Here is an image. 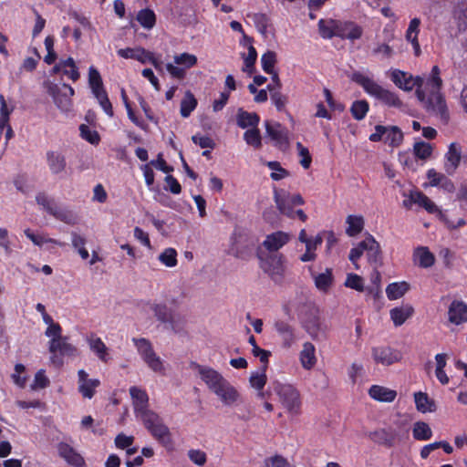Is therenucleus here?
Wrapping results in <instances>:
<instances>
[{"instance_id":"57","label":"nucleus","mask_w":467,"mask_h":467,"mask_svg":"<svg viewBox=\"0 0 467 467\" xmlns=\"http://www.w3.org/2000/svg\"><path fill=\"white\" fill-rule=\"evenodd\" d=\"M95 98L98 99L99 104L104 110V112L109 117L112 118L114 116L113 107L109 99L108 93L106 90H100L98 93L93 94Z\"/></svg>"},{"instance_id":"37","label":"nucleus","mask_w":467,"mask_h":467,"mask_svg":"<svg viewBox=\"0 0 467 467\" xmlns=\"http://www.w3.org/2000/svg\"><path fill=\"white\" fill-rule=\"evenodd\" d=\"M410 289V285L405 282H393L387 285L386 295L389 300L402 297Z\"/></svg>"},{"instance_id":"46","label":"nucleus","mask_w":467,"mask_h":467,"mask_svg":"<svg viewBox=\"0 0 467 467\" xmlns=\"http://www.w3.org/2000/svg\"><path fill=\"white\" fill-rule=\"evenodd\" d=\"M198 101L191 91L185 93L184 98L181 101L180 113L182 117L188 118L196 109Z\"/></svg>"},{"instance_id":"9","label":"nucleus","mask_w":467,"mask_h":467,"mask_svg":"<svg viewBox=\"0 0 467 467\" xmlns=\"http://www.w3.org/2000/svg\"><path fill=\"white\" fill-rule=\"evenodd\" d=\"M274 200L280 213L290 219H295L294 207L305 204L301 194H291L285 190L275 189Z\"/></svg>"},{"instance_id":"14","label":"nucleus","mask_w":467,"mask_h":467,"mask_svg":"<svg viewBox=\"0 0 467 467\" xmlns=\"http://www.w3.org/2000/svg\"><path fill=\"white\" fill-rule=\"evenodd\" d=\"M57 453L71 467H87L84 457L70 444L60 441L57 445Z\"/></svg>"},{"instance_id":"51","label":"nucleus","mask_w":467,"mask_h":467,"mask_svg":"<svg viewBox=\"0 0 467 467\" xmlns=\"http://www.w3.org/2000/svg\"><path fill=\"white\" fill-rule=\"evenodd\" d=\"M276 53L272 50H268L264 53L261 57L262 68L266 74H273L275 71V66L276 64Z\"/></svg>"},{"instance_id":"21","label":"nucleus","mask_w":467,"mask_h":467,"mask_svg":"<svg viewBox=\"0 0 467 467\" xmlns=\"http://www.w3.org/2000/svg\"><path fill=\"white\" fill-rule=\"evenodd\" d=\"M368 437L373 442L379 445L392 448L396 443L398 433L393 429L382 428L369 432Z\"/></svg>"},{"instance_id":"58","label":"nucleus","mask_w":467,"mask_h":467,"mask_svg":"<svg viewBox=\"0 0 467 467\" xmlns=\"http://www.w3.org/2000/svg\"><path fill=\"white\" fill-rule=\"evenodd\" d=\"M159 260L167 267L177 265V252L174 248H166L160 255Z\"/></svg>"},{"instance_id":"2","label":"nucleus","mask_w":467,"mask_h":467,"mask_svg":"<svg viewBox=\"0 0 467 467\" xmlns=\"http://www.w3.org/2000/svg\"><path fill=\"white\" fill-rule=\"evenodd\" d=\"M351 79L362 87L367 94L374 97L388 107L400 108L402 106V101L395 92L383 88L372 78L365 76L361 72H354L352 74Z\"/></svg>"},{"instance_id":"8","label":"nucleus","mask_w":467,"mask_h":467,"mask_svg":"<svg viewBox=\"0 0 467 467\" xmlns=\"http://www.w3.org/2000/svg\"><path fill=\"white\" fill-rule=\"evenodd\" d=\"M132 341L145 364L156 373H164L163 362L154 351L150 341L144 337L133 338Z\"/></svg>"},{"instance_id":"64","label":"nucleus","mask_w":467,"mask_h":467,"mask_svg":"<svg viewBox=\"0 0 467 467\" xmlns=\"http://www.w3.org/2000/svg\"><path fill=\"white\" fill-rule=\"evenodd\" d=\"M265 467H289V462L282 455H275L265 460Z\"/></svg>"},{"instance_id":"5","label":"nucleus","mask_w":467,"mask_h":467,"mask_svg":"<svg viewBox=\"0 0 467 467\" xmlns=\"http://www.w3.org/2000/svg\"><path fill=\"white\" fill-rule=\"evenodd\" d=\"M150 309L157 320L173 333L181 334L185 331L187 323L185 317L173 312L166 304H152Z\"/></svg>"},{"instance_id":"52","label":"nucleus","mask_w":467,"mask_h":467,"mask_svg":"<svg viewBox=\"0 0 467 467\" xmlns=\"http://www.w3.org/2000/svg\"><path fill=\"white\" fill-rule=\"evenodd\" d=\"M265 165L273 171L270 174V178L273 181H280L289 176V171L283 168L279 161H267Z\"/></svg>"},{"instance_id":"15","label":"nucleus","mask_w":467,"mask_h":467,"mask_svg":"<svg viewBox=\"0 0 467 467\" xmlns=\"http://www.w3.org/2000/svg\"><path fill=\"white\" fill-rule=\"evenodd\" d=\"M117 53L120 57L126 58V59L132 58V59L140 61L142 64L150 62L155 67H157V65H158L157 59L155 58L154 55L143 47L121 48V49H119Z\"/></svg>"},{"instance_id":"30","label":"nucleus","mask_w":467,"mask_h":467,"mask_svg":"<svg viewBox=\"0 0 467 467\" xmlns=\"http://www.w3.org/2000/svg\"><path fill=\"white\" fill-rule=\"evenodd\" d=\"M236 122L239 128H255L260 122V116L256 112H248L240 108L236 114Z\"/></svg>"},{"instance_id":"32","label":"nucleus","mask_w":467,"mask_h":467,"mask_svg":"<svg viewBox=\"0 0 467 467\" xmlns=\"http://www.w3.org/2000/svg\"><path fill=\"white\" fill-rule=\"evenodd\" d=\"M410 198L414 203L424 208L431 214H438L441 209L422 192H410Z\"/></svg>"},{"instance_id":"48","label":"nucleus","mask_w":467,"mask_h":467,"mask_svg":"<svg viewBox=\"0 0 467 467\" xmlns=\"http://www.w3.org/2000/svg\"><path fill=\"white\" fill-rule=\"evenodd\" d=\"M36 202L50 215H53V213H55L58 206L56 201L49 197L45 192H40L36 194Z\"/></svg>"},{"instance_id":"62","label":"nucleus","mask_w":467,"mask_h":467,"mask_svg":"<svg viewBox=\"0 0 467 467\" xmlns=\"http://www.w3.org/2000/svg\"><path fill=\"white\" fill-rule=\"evenodd\" d=\"M192 140L194 144L199 145L202 149L213 150L215 148L214 140L206 135L197 133L192 137Z\"/></svg>"},{"instance_id":"6","label":"nucleus","mask_w":467,"mask_h":467,"mask_svg":"<svg viewBox=\"0 0 467 467\" xmlns=\"http://www.w3.org/2000/svg\"><path fill=\"white\" fill-rule=\"evenodd\" d=\"M391 81L400 89L405 91H411L416 88V96L420 101H425L426 93L422 89L424 78L417 76L413 77L411 74L404 72L400 69H393L390 73Z\"/></svg>"},{"instance_id":"19","label":"nucleus","mask_w":467,"mask_h":467,"mask_svg":"<svg viewBox=\"0 0 467 467\" xmlns=\"http://www.w3.org/2000/svg\"><path fill=\"white\" fill-rule=\"evenodd\" d=\"M130 395L132 400V406L136 417L150 410L149 409V395L145 389L137 386H132L129 389Z\"/></svg>"},{"instance_id":"18","label":"nucleus","mask_w":467,"mask_h":467,"mask_svg":"<svg viewBox=\"0 0 467 467\" xmlns=\"http://www.w3.org/2000/svg\"><path fill=\"white\" fill-rule=\"evenodd\" d=\"M195 367L198 369L202 380L204 381L209 389L213 392L220 387V385L227 381L218 371L212 368L203 367L199 364H195Z\"/></svg>"},{"instance_id":"13","label":"nucleus","mask_w":467,"mask_h":467,"mask_svg":"<svg viewBox=\"0 0 467 467\" xmlns=\"http://www.w3.org/2000/svg\"><path fill=\"white\" fill-rule=\"evenodd\" d=\"M265 131L267 136L274 142V145L281 150H285L288 147L289 139L288 130L281 125L279 122H270L268 120L265 123Z\"/></svg>"},{"instance_id":"53","label":"nucleus","mask_w":467,"mask_h":467,"mask_svg":"<svg viewBox=\"0 0 467 467\" xmlns=\"http://www.w3.org/2000/svg\"><path fill=\"white\" fill-rule=\"evenodd\" d=\"M257 51L254 46L248 47V54L244 57L243 71L251 76L254 71Z\"/></svg>"},{"instance_id":"10","label":"nucleus","mask_w":467,"mask_h":467,"mask_svg":"<svg viewBox=\"0 0 467 467\" xmlns=\"http://www.w3.org/2000/svg\"><path fill=\"white\" fill-rule=\"evenodd\" d=\"M260 267L276 284L282 283L285 276V258L281 254H270L265 257L258 255Z\"/></svg>"},{"instance_id":"20","label":"nucleus","mask_w":467,"mask_h":467,"mask_svg":"<svg viewBox=\"0 0 467 467\" xmlns=\"http://www.w3.org/2000/svg\"><path fill=\"white\" fill-rule=\"evenodd\" d=\"M302 326L313 339H317L322 331L318 309L312 307L302 319Z\"/></svg>"},{"instance_id":"54","label":"nucleus","mask_w":467,"mask_h":467,"mask_svg":"<svg viewBox=\"0 0 467 467\" xmlns=\"http://www.w3.org/2000/svg\"><path fill=\"white\" fill-rule=\"evenodd\" d=\"M244 140L248 145L259 149L262 146V138L258 127L247 130L244 133Z\"/></svg>"},{"instance_id":"55","label":"nucleus","mask_w":467,"mask_h":467,"mask_svg":"<svg viewBox=\"0 0 467 467\" xmlns=\"http://www.w3.org/2000/svg\"><path fill=\"white\" fill-rule=\"evenodd\" d=\"M80 136L92 145H98L100 142V136L95 130H91L88 125L81 124L79 126Z\"/></svg>"},{"instance_id":"47","label":"nucleus","mask_w":467,"mask_h":467,"mask_svg":"<svg viewBox=\"0 0 467 467\" xmlns=\"http://www.w3.org/2000/svg\"><path fill=\"white\" fill-rule=\"evenodd\" d=\"M369 110V104L366 99L355 100L350 107V113L356 120H362Z\"/></svg>"},{"instance_id":"1","label":"nucleus","mask_w":467,"mask_h":467,"mask_svg":"<svg viewBox=\"0 0 467 467\" xmlns=\"http://www.w3.org/2000/svg\"><path fill=\"white\" fill-rule=\"evenodd\" d=\"M441 69L438 66H433L429 78L424 80L422 86V89L426 93V99L421 102L428 111L439 114L441 119H447L449 113L444 96L441 92Z\"/></svg>"},{"instance_id":"61","label":"nucleus","mask_w":467,"mask_h":467,"mask_svg":"<svg viewBox=\"0 0 467 467\" xmlns=\"http://www.w3.org/2000/svg\"><path fill=\"white\" fill-rule=\"evenodd\" d=\"M437 215L449 230H455L466 224V221L463 218H460L456 222L451 220L446 212L442 210H441Z\"/></svg>"},{"instance_id":"49","label":"nucleus","mask_w":467,"mask_h":467,"mask_svg":"<svg viewBox=\"0 0 467 467\" xmlns=\"http://www.w3.org/2000/svg\"><path fill=\"white\" fill-rule=\"evenodd\" d=\"M267 90L270 91V97L273 104L276 108L278 111H283L285 108V105L288 101V98L285 95H283L280 92V89L275 90V88L272 84L267 85Z\"/></svg>"},{"instance_id":"33","label":"nucleus","mask_w":467,"mask_h":467,"mask_svg":"<svg viewBox=\"0 0 467 467\" xmlns=\"http://www.w3.org/2000/svg\"><path fill=\"white\" fill-rule=\"evenodd\" d=\"M299 358L302 367L305 369H311L317 363L316 348L310 342H306L303 345V349L300 351Z\"/></svg>"},{"instance_id":"3","label":"nucleus","mask_w":467,"mask_h":467,"mask_svg":"<svg viewBox=\"0 0 467 467\" xmlns=\"http://www.w3.org/2000/svg\"><path fill=\"white\" fill-rule=\"evenodd\" d=\"M136 418L141 420L147 431L159 443L167 450L173 449V441L170 429L164 424L163 420L158 413L150 410Z\"/></svg>"},{"instance_id":"44","label":"nucleus","mask_w":467,"mask_h":467,"mask_svg":"<svg viewBox=\"0 0 467 467\" xmlns=\"http://www.w3.org/2000/svg\"><path fill=\"white\" fill-rule=\"evenodd\" d=\"M346 223H348L346 233L351 237L360 234L364 228V219L362 216L348 215Z\"/></svg>"},{"instance_id":"45","label":"nucleus","mask_w":467,"mask_h":467,"mask_svg":"<svg viewBox=\"0 0 467 467\" xmlns=\"http://www.w3.org/2000/svg\"><path fill=\"white\" fill-rule=\"evenodd\" d=\"M136 19L140 25L146 29L153 28L156 24V15L150 8L140 10L137 14Z\"/></svg>"},{"instance_id":"7","label":"nucleus","mask_w":467,"mask_h":467,"mask_svg":"<svg viewBox=\"0 0 467 467\" xmlns=\"http://www.w3.org/2000/svg\"><path fill=\"white\" fill-rule=\"evenodd\" d=\"M44 86L49 96L52 97L55 105L62 111L67 112L72 106L71 98L75 94L74 88L69 85L64 83L60 88L58 85L49 81H46Z\"/></svg>"},{"instance_id":"60","label":"nucleus","mask_w":467,"mask_h":467,"mask_svg":"<svg viewBox=\"0 0 467 467\" xmlns=\"http://www.w3.org/2000/svg\"><path fill=\"white\" fill-rule=\"evenodd\" d=\"M345 286L354 289L358 292H362L364 290V281L363 278L357 274H348Z\"/></svg>"},{"instance_id":"35","label":"nucleus","mask_w":467,"mask_h":467,"mask_svg":"<svg viewBox=\"0 0 467 467\" xmlns=\"http://www.w3.org/2000/svg\"><path fill=\"white\" fill-rule=\"evenodd\" d=\"M414 401L417 410L421 413L434 412L436 410L434 400L430 399L428 394L425 392H415Z\"/></svg>"},{"instance_id":"50","label":"nucleus","mask_w":467,"mask_h":467,"mask_svg":"<svg viewBox=\"0 0 467 467\" xmlns=\"http://www.w3.org/2000/svg\"><path fill=\"white\" fill-rule=\"evenodd\" d=\"M88 85L93 94L105 90L100 73L93 66L88 69Z\"/></svg>"},{"instance_id":"42","label":"nucleus","mask_w":467,"mask_h":467,"mask_svg":"<svg viewBox=\"0 0 467 467\" xmlns=\"http://www.w3.org/2000/svg\"><path fill=\"white\" fill-rule=\"evenodd\" d=\"M412 436L416 441H428L432 437V431L428 423L416 421L413 424Z\"/></svg>"},{"instance_id":"4","label":"nucleus","mask_w":467,"mask_h":467,"mask_svg":"<svg viewBox=\"0 0 467 467\" xmlns=\"http://www.w3.org/2000/svg\"><path fill=\"white\" fill-rule=\"evenodd\" d=\"M269 389L278 396L279 401L289 415L294 417L301 414V395L293 385L275 380L270 384Z\"/></svg>"},{"instance_id":"23","label":"nucleus","mask_w":467,"mask_h":467,"mask_svg":"<svg viewBox=\"0 0 467 467\" xmlns=\"http://www.w3.org/2000/svg\"><path fill=\"white\" fill-rule=\"evenodd\" d=\"M413 263L420 268H430L435 264V255L427 246H418L413 250Z\"/></svg>"},{"instance_id":"39","label":"nucleus","mask_w":467,"mask_h":467,"mask_svg":"<svg viewBox=\"0 0 467 467\" xmlns=\"http://www.w3.org/2000/svg\"><path fill=\"white\" fill-rule=\"evenodd\" d=\"M88 344L90 349L98 356L101 361L107 362L109 360L107 352L108 348L100 337L92 335L88 338Z\"/></svg>"},{"instance_id":"38","label":"nucleus","mask_w":467,"mask_h":467,"mask_svg":"<svg viewBox=\"0 0 467 467\" xmlns=\"http://www.w3.org/2000/svg\"><path fill=\"white\" fill-rule=\"evenodd\" d=\"M58 221H61L69 225H75L78 223L79 218L78 214L70 209L57 206L55 213L52 215Z\"/></svg>"},{"instance_id":"29","label":"nucleus","mask_w":467,"mask_h":467,"mask_svg":"<svg viewBox=\"0 0 467 467\" xmlns=\"http://www.w3.org/2000/svg\"><path fill=\"white\" fill-rule=\"evenodd\" d=\"M274 326L278 335L282 337L284 348H291L296 340L292 326L284 320H276Z\"/></svg>"},{"instance_id":"34","label":"nucleus","mask_w":467,"mask_h":467,"mask_svg":"<svg viewBox=\"0 0 467 467\" xmlns=\"http://www.w3.org/2000/svg\"><path fill=\"white\" fill-rule=\"evenodd\" d=\"M414 313L410 305L394 307L389 311L390 318L396 327L403 325Z\"/></svg>"},{"instance_id":"43","label":"nucleus","mask_w":467,"mask_h":467,"mask_svg":"<svg viewBox=\"0 0 467 467\" xmlns=\"http://www.w3.org/2000/svg\"><path fill=\"white\" fill-rule=\"evenodd\" d=\"M317 288L323 292H327L333 284L332 269L327 268L324 273L314 275Z\"/></svg>"},{"instance_id":"63","label":"nucleus","mask_w":467,"mask_h":467,"mask_svg":"<svg viewBox=\"0 0 467 467\" xmlns=\"http://www.w3.org/2000/svg\"><path fill=\"white\" fill-rule=\"evenodd\" d=\"M266 375H265V369L264 368L263 372L261 373H253L250 377V384L251 386L257 389V390H263L264 387L266 384Z\"/></svg>"},{"instance_id":"40","label":"nucleus","mask_w":467,"mask_h":467,"mask_svg":"<svg viewBox=\"0 0 467 467\" xmlns=\"http://www.w3.org/2000/svg\"><path fill=\"white\" fill-rule=\"evenodd\" d=\"M337 21L336 19H320L318 21V31L320 36L324 39H331L334 36H337Z\"/></svg>"},{"instance_id":"41","label":"nucleus","mask_w":467,"mask_h":467,"mask_svg":"<svg viewBox=\"0 0 467 467\" xmlns=\"http://www.w3.org/2000/svg\"><path fill=\"white\" fill-rule=\"evenodd\" d=\"M383 140L390 147H399L403 141V133L397 126H388Z\"/></svg>"},{"instance_id":"27","label":"nucleus","mask_w":467,"mask_h":467,"mask_svg":"<svg viewBox=\"0 0 467 467\" xmlns=\"http://www.w3.org/2000/svg\"><path fill=\"white\" fill-rule=\"evenodd\" d=\"M47 163L52 174L57 175L63 172L67 167L65 156L55 150H48L46 154Z\"/></svg>"},{"instance_id":"59","label":"nucleus","mask_w":467,"mask_h":467,"mask_svg":"<svg viewBox=\"0 0 467 467\" xmlns=\"http://www.w3.org/2000/svg\"><path fill=\"white\" fill-rule=\"evenodd\" d=\"M174 62L177 65L183 66V68H185L186 70L188 68L194 67L197 64V57L193 54L184 52L180 55H176L174 57Z\"/></svg>"},{"instance_id":"25","label":"nucleus","mask_w":467,"mask_h":467,"mask_svg":"<svg viewBox=\"0 0 467 467\" xmlns=\"http://www.w3.org/2000/svg\"><path fill=\"white\" fill-rule=\"evenodd\" d=\"M289 234L277 231L266 235L265 241L263 242L264 247L269 252H277L284 245H285L289 242Z\"/></svg>"},{"instance_id":"12","label":"nucleus","mask_w":467,"mask_h":467,"mask_svg":"<svg viewBox=\"0 0 467 467\" xmlns=\"http://www.w3.org/2000/svg\"><path fill=\"white\" fill-rule=\"evenodd\" d=\"M67 337H62L60 338L50 339L49 341L48 350L50 353L54 354L51 360L57 366H61L63 361L56 356L57 353L60 356L71 357L75 356L78 351L75 346L67 342Z\"/></svg>"},{"instance_id":"11","label":"nucleus","mask_w":467,"mask_h":467,"mask_svg":"<svg viewBox=\"0 0 467 467\" xmlns=\"http://www.w3.org/2000/svg\"><path fill=\"white\" fill-rule=\"evenodd\" d=\"M371 356L376 364L382 366H391L402 358L400 351L389 346L373 347Z\"/></svg>"},{"instance_id":"16","label":"nucleus","mask_w":467,"mask_h":467,"mask_svg":"<svg viewBox=\"0 0 467 467\" xmlns=\"http://www.w3.org/2000/svg\"><path fill=\"white\" fill-rule=\"evenodd\" d=\"M78 389L83 398L92 399L95 396L96 389L100 386V380L98 379H88V374L84 369L78 371Z\"/></svg>"},{"instance_id":"36","label":"nucleus","mask_w":467,"mask_h":467,"mask_svg":"<svg viewBox=\"0 0 467 467\" xmlns=\"http://www.w3.org/2000/svg\"><path fill=\"white\" fill-rule=\"evenodd\" d=\"M365 242L367 247L365 252H367L368 262L371 264H376L379 261H380L381 250L379 244L375 240V238L371 234H368L365 238Z\"/></svg>"},{"instance_id":"22","label":"nucleus","mask_w":467,"mask_h":467,"mask_svg":"<svg viewBox=\"0 0 467 467\" xmlns=\"http://www.w3.org/2000/svg\"><path fill=\"white\" fill-rule=\"evenodd\" d=\"M448 319L456 326L467 322V305L461 300H453L449 306Z\"/></svg>"},{"instance_id":"26","label":"nucleus","mask_w":467,"mask_h":467,"mask_svg":"<svg viewBox=\"0 0 467 467\" xmlns=\"http://www.w3.org/2000/svg\"><path fill=\"white\" fill-rule=\"evenodd\" d=\"M368 395L377 401L390 403L397 398V391L384 386L372 385L368 389Z\"/></svg>"},{"instance_id":"28","label":"nucleus","mask_w":467,"mask_h":467,"mask_svg":"<svg viewBox=\"0 0 467 467\" xmlns=\"http://www.w3.org/2000/svg\"><path fill=\"white\" fill-rule=\"evenodd\" d=\"M445 158V171L449 175H451L458 168L462 160L461 147L456 143H451Z\"/></svg>"},{"instance_id":"31","label":"nucleus","mask_w":467,"mask_h":467,"mask_svg":"<svg viewBox=\"0 0 467 467\" xmlns=\"http://www.w3.org/2000/svg\"><path fill=\"white\" fill-rule=\"evenodd\" d=\"M420 19L414 17L410 21L409 27L406 31V39L411 43L416 56L420 54V47L418 40L420 33Z\"/></svg>"},{"instance_id":"24","label":"nucleus","mask_w":467,"mask_h":467,"mask_svg":"<svg viewBox=\"0 0 467 467\" xmlns=\"http://www.w3.org/2000/svg\"><path fill=\"white\" fill-rule=\"evenodd\" d=\"M213 393L226 406H232L239 398V392L228 380L214 389Z\"/></svg>"},{"instance_id":"17","label":"nucleus","mask_w":467,"mask_h":467,"mask_svg":"<svg viewBox=\"0 0 467 467\" xmlns=\"http://www.w3.org/2000/svg\"><path fill=\"white\" fill-rule=\"evenodd\" d=\"M337 36L341 39H348L351 41L359 39L363 34V28L352 21H337Z\"/></svg>"},{"instance_id":"56","label":"nucleus","mask_w":467,"mask_h":467,"mask_svg":"<svg viewBox=\"0 0 467 467\" xmlns=\"http://www.w3.org/2000/svg\"><path fill=\"white\" fill-rule=\"evenodd\" d=\"M413 152L416 158L427 160L432 153V147L425 141H417L413 146Z\"/></svg>"}]
</instances>
